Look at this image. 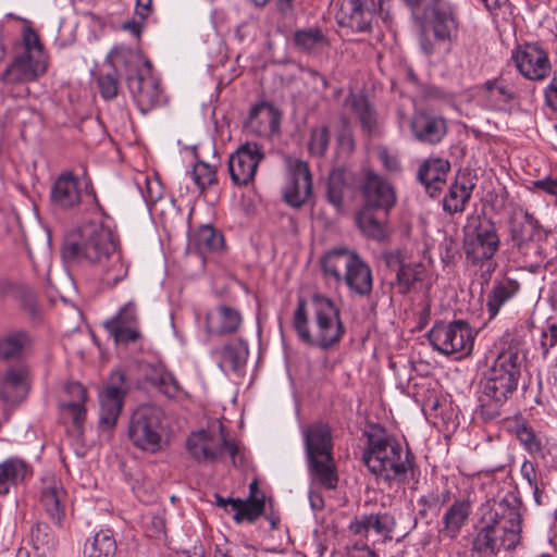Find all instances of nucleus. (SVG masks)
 Instances as JSON below:
<instances>
[{
    "label": "nucleus",
    "mask_w": 557,
    "mask_h": 557,
    "mask_svg": "<svg viewBox=\"0 0 557 557\" xmlns=\"http://www.w3.org/2000/svg\"><path fill=\"white\" fill-rule=\"evenodd\" d=\"M61 253L70 265L91 268L104 289L114 288L128 273L119 240L111 228L100 222L85 223L66 234Z\"/></svg>",
    "instance_id": "1"
},
{
    "label": "nucleus",
    "mask_w": 557,
    "mask_h": 557,
    "mask_svg": "<svg viewBox=\"0 0 557 557\" xmlns=\"http://www.w3.org/2000/svg\"><path fill=\"white\" fill-rule=\"evenodd\" d=\"M521 500L511 493L486 504L472 541V553L478 557H496L500 548L513 550L521 542Z\"/></svg>",
    "instance_id": "2"
},
{
    "label": "nucleus",
    "mask_w": 557,
    "mask_h": 557,
    "mask_svg": "<svg viewBox=\"0 0 557 557\" xmlns=\"http://www.w3.org/2000/svg\"><path fill=\"white\" fill-rule=\"evenodd\" d=\"M312 327H309L307 302L298 298L293 327L299 341L311 347L327 350L336 346L345 334L341 311L334 301L321 294L311 298Z\"/></svg>",
    "instance_id": "3"
},
{
    "label": "nucleus",
    "mask_w": 557,
    "mask_h": 557,
    "mask_svg": "<svg viewBox=\"0 0 557 557\" xmlns=\"http://www.w3.org/2000/svg\"><path fill=\"white\" fill-rule=\"evenodd\" d=\"M367 446L362 453V461L371 473L392 482L406 483L408 472L412 470L414 457L407 448L388 435L380 425H371L364 431Z\"/></svg>",
    "instance_id": "4"
},
{
    "label": "nucleus",
    "mask_w": 557,
    "mask_h": 557,
    "mask_svg": "<svg viewBox=\"0 0 557 557\" xmlns=\"http://www.w3.org/2000/svg\"><path fill=\"white\" fill-rule=\"evenodd\" d=\"M522 358L516 348H508L497 355L480 382L479 403L484 419L492 420L500 414V408L517 391L521 377Z\"/></svg>",
    "instance_id": "5"
},
{
    "label": "nucleus",
    "mask_w": 557,
    "mask_h": 557,
    "mask_svg": "<svg viewBox=\"0 0 557 557\" xmlns=\"http://www.w3.org/2000/svg\"><path fill=\"white\" fill-rule=\"evenodd\" d=\"M410 9L411 17L420 28L419 45L425 55L435 52L436 42H453L459 33L460 20L457 5L446 0H403Z\"/></svg>",
    "instance_id": "6"
},
{
    "label": "nucleus",
    "mask_w": 557,
    "mask_h": 557,
    "mask_svg": "<svg viewBox=\"0 0 557 557\" xmlns=\"http://www.w3.org/2000/svg\"><path fill=\"white\" fill-rule=\"evenodd\" d=\"M308 468L312 478L322 486L333 490L338 476L333 460V437L327 423L315 421L302 429Z\"/></svg>",
    "instance_id": "7"
},
{
    "label": "nucleus",
    "mask_w": 557,
    "mask_h": 557,
    "mask_svg": "<svg viewBox=\"0 0 557 557\" xmlns=\"http://www.w3.org/2000/svg\"><path fill=\"white\" fill-rule=\"evenodd\" d=\"M82 177L69 170L58 175L50 191L53 206L62 210L95 211L98 209L99 203L91 178L85 165H82Z\"/></svg>",
    "instance_id": "8"
},
{
    "label": "nucleus",
    "mask_w": 557,
    "mask_h": 557,
    "mask_svg": "<svg viewBox=\"0 0 557 557\" xmlns=\"http://www.w3.org/2000/svg\"><path fill=\"white\" fill-rule=\"evenodd\" d=\"M186 449L190 457L198 463L215 462L220 460L224 451H227L234 466H237L239 448L237 444L227 438L224 426L193 432L186 441Z\"/></svg>",
    "instance_id": "9"
},
{
    "label": "nucleus",
    "mask_w": 557,
    "mask_h": 557,
    "mask_svg": "<svg viewBox=\"0 0 557 557\" xmlns=\"http://www.w3.org/2000/svg\"><path fill=\"white\" fill-rule=\"evenodd\" d=\"M163 411L152 405L138 407L131 416L128 436L141 450L157 453L161 449Z\"/></svg>",
    "instance_id": "10"
},
{
    "label": "nucleus",
    "mask_w": 557,
    "mask_h": 557,
    "mask_svg": "<svg viewBox=\"0 0 557 557\" xmlns=\"http://www.w3.org/2000/svg\"><path fill=\"white\" fill-rule=\"evenodd\" d=\"M463 251L474 264L490 260L499 247L497 230L490 219L474 216L463 228Z\"/></svg>",
    "instance_id": "11"
},
{
    "label": "nucleus",
    "mask_w": 557,
    "mask_h": 557,
    "mask_svg": "<svg viewBox=\"0 0 557 557\" xmlns=\"http://www.w3.org/2000/svg\"><path fill=\"white\" fill-rule=\"evenodd\" d=\"M432 347L443 355L470 351L473 346V334L470 325L463 320L436 322L428 333Z\"/></svg>",
    "instance_id": "12"
},
{
    "label": "nucleus",
    "mask_w": 557,
    "mask_h": 557,
    "mask_svg": "<svg viewBox=\"0 0 557 557\" xmlns=\"http://www.w3.org/2000/svg\"><path fill=\"white\" fill-rule=\"evenodd\" d=\"M129 392V384L123 372L113 371L99 394V426L103 431L112 430L122 411L124 398Z\"/></svg>",
    "instance_id": "13"
},
{
    "label": "nucleus",
    "mask_w": 557,
    "mask_h": 557,
    "mask_svg": "<svg viewBox=\"0 0 557 557\" xmlns=\"http://www.w3.org/2000/svg\"><path fill=\"white\" fill-rule=\"evenodd\" d=\"M128 89L139 108L146 114L161 102L162 89L159 79L152 74V65L145 61L134 75L127 76Z\"/></svg>",
    "instance_id": "14"
},
{
    "label": "nucleus",
    "mask_w": 557,
    "mask_h": 557,
    "mask_svg": "<svg viewBox=\"0 0 557 557\" xmlns=\"http://www.w3.org/2000/svg\"><path fill=\"white\" fill-rule=\"evenodd\" d=\"M263 159V149L257 143L248 141L239 146L228 158V173L233 184L239 187L250 184Z\"/></svg>",
    "instance_id": "15"
},
{
    "label": "nucleus",
    "mask_w": 557,
    "mask_h": 557,
    "mask_svg": "<svg viewBox=\"0 0 557 557\" xmlns=\"http://www.w3.org/2000/svg\"><path fill=\"white\" fill-rule=\"evenodd\" d=\"M283 197L294 208L302 207L312 194V177L307 162L288 158Z\"/></svg>",
    "instance_id": "16"
},
{
    "label": "nucleus",
    "mask_w": 557,
    "mask_h": 557,
    "mask_svg": "<svg viewBox=\"0 0 557 557\" xmlns=\"http://www.w3.org/2000/svg\"><path fill=\"white\" fill-rule=\"evenodd\" d=\"M47 70L45 61H32L28 54H17L0 74V94L12 96L14 85L34 81Z\"/></svg>",
    "instance_id": "17"
},
{
    "label": "nucleus",
    "mask_w": 557,
    "mask_h": 557,
    "mask_svg": "<svg viewBox=\"0 0 557 557\" xmlns=\"http://www.w3.org/2000/svg\"><path fill=\"white\" fill-rule=\"evenodd\" d=\"M363 207L382 210L386 215L396 203L394 187L379 174L367 171L361 183Z\"/></svg>",
    "instance_id": "18"
},
{
    "label": "nucleus",
    "mask_w": 557,
    "mask_h": 557,
    "mask_svg": "<svg viewBox=\"0 0 557 557\" xmlns=\"http://www.w3.org/2000/svg\"><path fill=\"white\" fill-rule=\"evenodd\" d=\"M29 370L24 363L10 367L0 381V399L10 404L24 400L29 391Z\"/></svg>",
    "instance_id": "19"
},
{
    "label": "nucleus",
    "mask_w": 557,
    "mask_h": 557,
    "mask_svg": "<svg viewBox=\"0 0 557 557\" xmlns=\"http://www.w3.org/2000/svg\"><path fill=\"white\" fill-rule=\"evenodd\" d=\"M519 72L529 79H543L549 71L545 51L536 46H525L512 55Z\"/></svg>",
    "instance_id": "20"
},
{
    "label": "nucleus",
    "mask_w": 557,
    "mask_h": 557,
    "mask_svg": "<svg viewBox=\"0 0 557 557\" xmlns=\"http://www.w3.org/2000/svg\"><path fill=\"white\" fill-rule=\"evenodd\" d=\"M371 0H345L338 23L356 33L369 32L374 17Z\"/></svg>",
    "instance_id": "21"
},
{
    "label": "nucleus",
    "mask_w": 557,
    "mask_h": 557,
    "mask_svg": "<svg viewBox=\"0 0 557 557\" xmlns=\"http://www.w3.org/2000/svg\"><path fill=\"white\" fill-rule=\"evenodd\" d=\"M449 171L450 163L448 160L432 157L421 163L417 177L424 186L426 193L431 197H435L445 185Z\"/></svg>",
    "instance_id": "22"
},
{
    "label": "nucleus",
    "mask_w": 557,
    "mask_h": 557,
    "mask_svg": "<svg viewBox=\"0 0 557 557\" xmlns=\"http://www.w3.org/2000/svg\"><path fill=\"white\" fill-rule=\"evenodd\" d=\"M343 281L350 292L364 297L369 296L373 287V276L370 265L355 252L349 267L344 273Z\"/></svg>",
    "instance_id": "23"
},
{
    "label": "nucleus",
    "mask_w": 557,
    "mask_h": 557,
    "mask_svg": "<svg viewBox=\"0 0 557 557\" xmlns=\"http://www.w3.org/2000/svg\"><path fill=\"white\" fill-rule=\"evenodd\" d=\"M64 392L69 399L61 400L59 408L63 416L71 418L73 425L79 430L86 419V389L78 382H70L64 386Z\"/></svg>",
    "instance_id": "24"
},
{
    "label": "nucleus",
    "mask_w": 557,
    "mask_h": 557,
    "mask_svg": "<svg viewBox=\"0 0 557 557\" xmlns=\"http://www.w3.org/2000/svg\"><path fill=\"white\" fill-rule=\"evenodd\" d=\"M540 230L539 221L531 213L520 207L512 209L509 218V231L515 245L521 248L533 240Z\"/></svg>",
    "instance_id": "25"
},
{
    "label": "nucleus",
    "mask_w": 557,
    "mask_h": 557,
    "mask_svg": "<svg viewBox=\"0 0 557 557\" xmlns=\"http://www.w3.org/2000/svg\"><path fill=\"white\" fill-rule=\"evenodd\" d=\"M411 131L419 141L434 145L445 136L446 124L442 117L417 112L411 121Z\"/></svg>",
    "instance_id": "26"
},
{
    "label": "nucleus",
    "mask_w": 557,
    "mask_h": 557,
    "mask_svg": "<svg viewBox=\"0 0 557 557\" xmlns=\"http://www.w3.org/2000/svg\"><path fill=\"white\" fill-rule=\"evenodd\" d=\"M240 312L228 306H219L207 313L206 330L209 334L226 335L238 331L242 325Z\"/></svg>",
    "instance_id": "27"
},
{
    "label": "nucleus",
    "mask_w": 557,
    "mask_h": 557,
    "mask_svg": "<svg viewBox=\"0 0 557 557\" xmlns=\"http://www.w3.org/2000/svg\"><path fill=\"white\" fill-rule=\"evenodd\" d=\"M396 527L394 517L387 512L362 515L352 520L349 531L355 535L367 537L370 531L384 537H391Z\"/></svg>",
    "instance_id": "28"
},
{
    "label": "nucleus",
    "mask_w": 557,
    "mask_h": 557,
    "mask_svg": "<svg viewBox=\"0 0 557 557\" xmlns=\"http://www.w3.org/2000/svg\"><path fill=\"white\" fill-rule=\"evenodd\" d=\"M280 116L269 103L255 104L249 112L246 127L259 136H270L278 127Z\"/></svg>",
    "instance_id": "29"
},
{
    "label": "nucleus",
    "mask_w": 557,
    "mask_h": 557,
    "mask_svg": "<svg viewBox=\"0 0 557 557\" xmlns=\"http://www.w3.org/2000/svg\"><path fill=\"white\" fill-rule=\"evenodd\" d=\"M344 106L357 116L363 133L372 135L377 131V114L366 95L350 92L345 98Z\"/></svg>",
    "instance_id": "30"
},
{
    "label": "nucleus",
    "mask_w": 557,
    "mask_h": 557,
    "mask_svg": "<svg viewBox=\"0 0 557 557\" xmlns=\"http://www.w3.org/2000/svg\"><path fill=\"white\" fill-rule=\"evenodd\" d=\"M65 499L66 492L59 482L54 480L47 482L41 492L40 503L48 517L57 525H61L65 516Z\"/></svg>",
    "instance_id": "31"
},
{
    "label": "nucleus",
    "mask_w": 557,
    "mask_h": 557,
    "mask_svg": "<svg viewBox=\"0 0 557 557\" xmlns=\"http://www.w3.org/2000/svg\"><path fill=\"white\" fill-rule=\"evenodd\" d=\"M474 183L462 175L453 183L443 199V209L449 214L462 213L471 199Z\"/></svg>",
    "instance_id": "32"
},
{
    "label": "nucleus",
    "mask_w": 557,
    "mask_h": 557,
    "mask_svg": "<svg viewBox=\"0 0 557 557\" xmlns=\"http://www.w3.org/2000/svg\"><path fill=\"white\" fill-rule=\"evenodd\" d=\"M519 289L520 284L513 278L504 277L502 280L494 281L486 300L488 318L494 319L498 314L500 308L513 298Z\"/></svg>",
    "instance_id": "33"
},
{
    "label": "nucleus",
    "mask_w": 557,
    "mask_h": 557,
    "mask_svg": "<svg viewBox=\"0 0 557 557\" xmlns=\"http://www.w3.org/2000/svg\"><path fill=\"white\" fill-rule=\"evenodd\" d=\"M293 44L297 50L310 55H317L330 46L327 36L320 27L296 29Z\"/></svg>",
    "instance_id": "34"
},
{
    "label": "nucleus",
    "mask_w": 557,
    "mask_h": 557,
    "mask_svg": "<svg viewBox=\"0 0 557 557\" xmlns=\"http://www.w3.org/2000/svg\"><path fill=\"white\" fill-rule=\"evenodd\" d=\"M471 513V503L468 499H456L443 516L442 532L449 539H455L466 524Z\"/></svg>",
    "instance_id": "35"
},
{
    "label": "nucleus",
    "mask_w": 557,
    "mask_h": 557,
    "mask_svg": "<svg viewBox=\"0 0 557 557\" xmlns=\"http://www.w3.org/2000/svg\"><path fill=\"white\" fill-rule=\"evenodd\" d=\"M482 88L486 107L492 110H504L515 98L512 89L502 78L487 81Z\"/></svg>",
    "instance_id": "36"
},
{
    "label": "nucleus",
    "mask_w": 557,
    "mask_h": 557,
    "mask_svg": "<svg viewBox=\"0 0 557 557\" xmlns=\"http://www.w3.org/2000/svg\"><path fill=\"white\" fill-rule=\"evenodd\" d=\"M375 211L370 207H362L357 213L356 221L360 231L368 237L376 242H382L386 238V228L383 220H381Z\"/></svg>",
    "instance_id": "37"
},
{
    "label": "nucleus",
    "mask_w": 557,
    "mask_h": 557,
    "mask_svg": "<svg viewBox=\"0 0 557 557\" xmlns=\"http://www.w3.org/2000/svg\"><path fill=\"white\" fill-rule=\"evenodd\" d=\"M116 541L110 529L100 530L85 544V557H115Z\"/></svg>",
    "instance_id": "38"
},
{
    "label": "nucleus",
    "mask_w": 557,
    "mask_h": 557,
    "mask_svg": "<svg viewBox=\"0 0 557 557\" xmlns=\"http://www.w3.org/2000/svg\"><path fill=\"white\" fill-rule=\"evenodd\" d=\"M27 473V465L18 458H9L0 463V495L8 494L10 486L23 481Z\"/></svg>",
    "instance_id": "39"
},
{
    "label": "nucleus",
    "mask_w": 557,
    "mask_h": 557,
    "mask_svg": "<svg viewBox=\"0 0 557 557\" xmlns=\"http://www.w3.org/2000/svg\"><path fill=\"white\" fill-rule=\"evenodd\" d=\"M355 252L347 249L333 250L322 259L324 274L339 282L343 280Z\"/></svg>",
    "instance_id": "40"
},
{
    "label": "nucleus",
    "mask_w": 557,
    "mask_h": 557,
    "mask_svg": "<svg viewBox=\"0 0 557 557\" xmlns=\"http://www.w3.org/2000/svg\"><path fill=\"white\" fill-rule=\"evenodd\" d=\"M190 244L200 252L216 251L224 245L223 235L212 225H201L190 237Z\"/></svg>",
    "instance_id": "41"
},
{
    "label": "nucleus",
    "mask_w": 557,
    "mask_h": 557,
    "mask_svg": "<svg viewBox=\"0 0 557 557\" xmlns=\"http://www.w3.org/2000/svg\"><path fill=\"white\" fill-rule=\"evenodd\" d=\"M28 344L25 332H12L0 338V357L3 360H21Z\"/></svg>",
    "instance_id": "42"
},
{
    "label": "nucleus",
    "mask_w": 557,
    "mask_h": 557,
    "mask_svg": "<svg viewBox=\"0 0 557 557\" xmlns=\"http://www.w3.org/2000/svg\"><path fill=\"white\" fill-rule=\"evenodd\" d=\"M247 346L244 342L228 343L221 350L220 368L238 371L246 362Z\"/></svg>",
    "instance_id": "43"
},
{
    "label": "nucleus",
    "mask_w": 557,
    "mask_h": 557,
    "mask_svg": "<svg viewBox=\"0 0 557 557\" xmlns=\"http://www.w3.org/2000/svg\"><path fill=\"white\" fill-rule=\"evenodd\" d=\"M346 188L345 173L342 170H333L326 183V198L337 210L343 207L344 191Z\"/></svg>",
    "instance_id": "44"
},
{
    "label": "nucleus",
    "mask_w": 557,
    "mask_h": 557,
    "mask_svg": "<svg viewBox=\"0 0 557 557\" xmlns=\"http://www.w3.org/2000/svg\"><path fill=\"white\" fill-rule=\"evenodd\" d=\"M422 264L406 263L397 269L396 287L398 293L405 295L410 292L413 284L421 280Z\"/></svg>",
    "instance_id": "45"
},
{
    "label": "nucleus",
    "mask_w": 557,
    "mask_h": 557,
    "mask_svg": "<svg viewBox=\"0 0 557 557\" xmlns=\"http://www.w3.org/2000/svg\"><path fill=\"white\" fill-rule=\"evenodd\" d=\"M200 193L218 183L215 169L206 162H198L188 173Z\"/></svg>",
    "instance_id": "46"
},
{
    "label": "nucleus",
    "mask_w": 557,
    "mask_h": 557,
    "mask_svg": "<svg viewBox=\"0 0 557 557\" xmlns=\"http://www.w3.org/2000/svg\"><path fill=\"white\" fill-rule=\"evenodd\" d=\"M264 505L263 496L261 498L248 497L243 500L240 511L234 513L233 518L237 523L253 522L263 513Z\"/></svg>",
    "instance_id": "47"
},
{
    "label": "nucleus",
    "mask_w": 557,
    "mask_h": 557,
    "mask_svg": "<svg viewBox=\"0 0 557 557\" xmlns=\"http://www.w3.org/2000/svg\"><path fill=\"white\" fill-rule=\"evenodd\" d=\"M32 541L37 555H46L54 545L53 534L46 523H37L32 529Z\"/></svg>",
    "instance_id": "48"
},
{
    "label": "nucleus",
    "mask_w": 557,
    "mask_h": 557,
    "mask_svg": "<svg viewBox=\"0 0 557 557\" xmlns=\"http://www.w3.org/2000/svg\"><path fill=\"white\" fill-rule=\"evenodd\" d=\"M104 329L114 338L116 344H127L139 338L140 333L136 325L117 324L114 321H104Z\"/></svg>",
    "instance_id": "49"
},
{
    "label": "nucleus",
    "mask_w": 557,
    "mask_h": 557,
    "mask_svg": "<svg viewBox=\"0 0 557 557\" xmlns=\"http://www.w3.org/2000/svg\"><path fill=\"white\" fill-rule=\"evenodd\" d=\"M330 131L326 126L315 127L311 131L309 151L317 157H323L330 145Z\"/></svg>",
    "instance_id": "50"
},
{
    "label": "nucleus",
    "mask_w": 557,
    "mask_h": 557,
    "mask_svg": "<svg viewBox=\"0 0 557 557\" xmlns=\"http://www.w3.org/2000/svg\"><path fill=\"white\" fill-rule=\"evenodd\" d=\"M23 46L24 50L20 54H28L33 61H45L42 58V45L39 36L32 28H26L23 33Z\"/></svg>",
    "instance_id": "51"
},
{
    "label": "nucleus",
    "mask_w": 557,
    "mask_h": 557,
    "mask_svg": "<svg viewBox=\"0 0 557 557\" xmlns=\"http://www.w3.org/2000/svg\"><path fill=\"white\" fill-rule=\"evenodd\" d=\"M517 438L524 446V448L531 453H539L542 449L540 438L535 435L534 431L527 425H520L517 428Z\"/></svg>",
    "instance_id": "52"
},
{
    "label": "nucleus",
    "mask_w": 557,
    "mask_h": 557,
    "mask_svg": "<svg viewBox=\"0 0 557 557\" xmlns=\"http://www.w3.org/2000/svg\"><path fill=\"white\" fill-rule=\"evenodd\" d=\"M98 88L102 98L111 100L117 95V78L114 74H101L98 79Z\"/></svg>",
    "instance_id": "53"
},
{
    "label": "nucleus",
    "mask_w": 557,
    "mask_h": 557,
    "mask_svg": "<svg viewBox=\"0 0 557 557\" xmlns=\"http://www.w3.org/2000/svg\"><path fill=\"white\" fill-rule=\"evenodd\" d=\"M108 321H114L117 324L136 325L137 324V308L134 301H128L120 308L117 313Z\"/></svg>",
    "instance_id": "54"
},
{
    "label": "nucleus",
    "mask_w": 557,
    "mask_h": 557,
    "mask_svg": "<svg viewBox=\"0 0 557 557\" xmlns=\"http://www.w3.org/2000/svg\"><path fill=\"white\" fill-rule=\"evenodd\" d=\"M541 347L543 358H547L552 348L557 345V326L548 323L547 327L542 331Z\"/></svg>",
    "instance_id": "55"
},
{
    "label": "nucleus",
    "mask_w": 557,
    "mask_h": 557,
    "mask_svg": "<svg viewBox=\"0 0 557 557\" xmlns=\"http://www.w3.org/2000/svg\"><path fill=\"white\" fill-rule=\"evenodd\" d=\"M159 388L168 397H175L180 392V384L172 373L163 372L159 376Z\"/></svg>",
    "instance_id": "56"
},
{
    "label": "nucleus",
    "mask_w": 557,
    "mask_h": 557,
    "mask_svg": "<svg viewBox=\"0 0 557 557\" xmlns=\"http://www.w3.org/2000/svg\"><path fill=\"white\" fill-rule=\"evenodd\" d=\"M145 200L149 205H154L163 197V188L159 181L147 180L146 191L144 194Z\"/></svg>",
    "instance_id": "57"
},
{
    "label": "nucleus",
    "mask_w": 557,
    "mask_h": 557,
    "mask_svg": "<svg viewBox=\"0 0 557 557\" xmlns=\"http://www.w3.org/2000/svg\"><path fill=\"white\" fill-rule=\"evenodd\" d=\"M418 504L423 506V509L420 510L422 516H425L426 509H440L441 500L438 498V491H432L431 493L421 496L418 499Z\"/></svg>",
    "instance_id": "58"
},
{
    "label": "nucleus",
    "mask_w": 557,
    "mask_h": 557,
    "mask_svg": "<svg viewBox=\"0 0 557 557\" xmlns=\"http://www.w3.org/2000/svg\"><path fill=\"white\" fill-rule=\"evenodd\" d=\"M379 159L387 171H389V172H399L400 171V162H399L398 158L394 154H391L386 149L380 150Z\"/></svg>",
    "instance_id": "59"
},
{
    "label": "nucleus",
    "mask_w": 557,
    "mask_h": 557,
    "mask_svg": "<svg viewBox=\"0 0 557 557\" xmlns=\"http://www.w3.org/2000/svg\"><path fill=\"white\" fill-rule=\"evenodd\" d=\"M384 260L386 262V265L389 269L396 270V271L398 268L406 264L405 255H404V251H401V250H394V251L385 252Z\"/></svg>",
    "instance_id": "60"
},
{
    "label": "nucleus",
    "mask_w": 557,
    "mask_h": 557,
    "mask_svg": "<svg viewBox=\"0 0 557 557\" xmlns=\"http://www.w3.org/2000/svg\"><path fill=\"white\" fill-rule=\"evenodd\" d=\"M545 99L547 104L557 110V78H554L545 90Z\"/></svg>",
    "instance_id": "61"
},
{
    "label": "nucleus",
    "mask_w": 557,
    "mask_h": 557,
    "mask_svg": "<svg viewBox=\"0 0 557 557\" xmlns=\"http://www.w3.org/2000/svg\"><path fill=\"white\" fill-rule=\"evenodd\" d=\"M348 557H379L368 545L354 546L348 549Z\"/></svg>",
    "instance_id": "62"
},
{
    "label": "nucleus",
    "mask_w": 557,
    "mask_h": 557,
    "mask_svg": "<svg viewBox=\"0 0 557 557\" xmlns=\"http://www.w3.org/2000/svg\"><path fill=\"white\" fill-rule=\"evenodd\" d=\"M521 474L523 479H525L529 483V485H535L536 481V473L535 468L532 462L524 461L521 466Z\"/></svg>",
    "instance_id": "63"
},
{
    "label": "nucleus",
    "mask_w": 557,
    "mask_h": 557,
    "mask_svg": "<svg viewBox=\"0 0 557 557\" xmlns=\"http://www.w3.org/2000/svg\"><path fill=\"white\" fill-rule=\"evenodd\" d=\"M536 186L540 189L555 196L556 197V207H557V177L539 181V182H536Z\"/></svg>",
    "instance_id": "64"
}]
</instances>
